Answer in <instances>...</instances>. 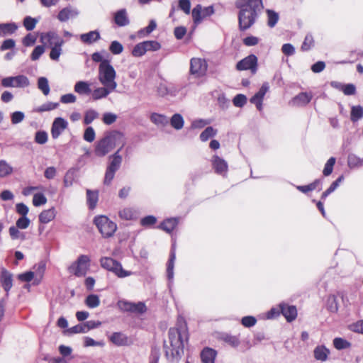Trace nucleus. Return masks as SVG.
<instances>
[{
    "label": "nucleus",
    "instance_id": "58",
    "mask_svg": "<svg viewBox=\"0 0 363 363\" xmlns=\"http://www.w3.org/2000/svg\"><path fill=\"white\" fill-rule=\"evenodd\" d=\"M65 333L68 334L86 333L85 325L84 323L76 325L67 329Z\"/></svg>",
    "mask_w": 363,
    "mask_h": 363
},
{
    "label": "nucleus",
    "instance_id": "3",
    "mask_svg": "<svg viewBox=\"0 0 363 363\" xmlns=\"http://www.w3.org/2000/svg\"><path fill=\"white\" fill-rule=\"evenodd\" d=\"M116 144H121L118 150H121L125 144L123 134L117 130L108 132L96 144L95 155L98 157H104L113 149Z\"/></svg>",
    "mask_w": 363,
    "mask_h": 363
},
{
    "label": "nucleus",
    "instance_id": "48",
    "mask_svg": "<svg viewBox=\"0 0 363 363\" xmlns=\"http://www.w3.org/2000/svg\"><path fill=\"white\" fill-rule=\"evenodd\" d=\"M147 51H157L161 48V45L156 40H146L143 42Z\"/></svg>",
    "mask_w": 363,
    "mask_h": 363
},
{
    "label": "nucleus",
    "instance_id": "61",
    "mask_svg": "<svg viewBox=\"0 0 363 363\" xmlns=\"http://www.w3.org/2000/svg\"><path fill=\"white\" fill-rule=\"evenodd\" d=\"M116 119H117V116L115 113H110V112L105 113L103 115V118H102V121H103L104 123H105L106 125L113 124V123L116 122Z\"/></svg>",
    "mask_w": 363,
    "mask_h": 363
},
{
    "label": "nucleus",
    "instance_id": "16",
    "mask_svg": "<svg viewBox=\"0 0 363 363\" xmlns=\"http://www.w3.org/2000/svg\"><path fill=\"white\" fill-rule=\"evenodd\" d=\"M0 279L1 286L6 292V296H8L9 292L13 286V275L8 270L3 268L1 271Z\"/></svg>",
    "mask_w": 363,
    "mask_h": 363
},
{
    "label": "nucleus",
    "instance_id": "53",
    "mask_svg": "<svg viewBox=\"0 0 363 363\" xmlns=\"http://www.w3.org/2000/svg\"><path fill=\"white\" fill-rule=\"evenodd\" d=\"M363 160L354 155H350L348 156L347 163L350 168L357 167L362 164Z\"/></svg>",
    "mask_w": 363,
    "mask_h": 363
},
{
    "label": "nucleus",
    "instance_id": "54",
    "mask_svg": "<svg viewBox=\"0 0 363 363\" xmlns=\"http://www.w3.org/2000/svg\"><path fill=\"white\" fill-rule=\"evenodd\" d=\"M314 40L312 35L308 34L305 37L304 41L301 45V50L308 51L313 46Z\"/></svg>",
    "mask_w": 363,
    "mask_h": 363
},
{
    "label": "nucleus",
    "instance_id": "17",
    "mask_svg": "<svg viewBox=\"0 0 363 363\" xmlns=\"http://www.w3.org/2000/svg\"><path fill=\"white\" fill-rule=\"evenodd\" d=\"M110 341L116 346H126L130 344V340L125 334L116 332L113 333L109 337Z\"/></svg>",
    "mask_w": 363,
    "mask_h": 363
},
{
    "label": "nucleus",
    "instance_id": "21",
    "mask_svg": "<svg viewBox=\"0 0 363 363\" xmlns=\"http://www.w3.org/2000/svg\"><path fill=\"white\" fill-rule=\"evenodd\" d=\"M216 354L215 350L206 347L201 352V358L203 363H214Z\"/></svg>",
    "mask_w": 363,
    "mask_h": 363
},
{
    "label": "nucleus",
    "instance_id": "22",
    "mask_svg": "<svg viewBox=\"0 0 363 363\" xmlns=\"http://www.w3.org/2000/svg\"><path fill=\"white\" fill-rule=\"evenodd\" d=\"M91 84L85 81L77 82L74 86V90L76 93L80 95H89L91 93Z\"/></svg>",
    "mask_w": 363,
    "mask_h": 363
},
{
    "label": "nucleus",
    "instance_id": "20",
    "mask_svg": "<svg viewBox=\"0 0 363 363\" xmlns=\"http://www.w3.org/2000/svg\"><path fill=\"white\" fill-rule=\"evenodd\" d=\"M330 353V350L324 345H318L313 350L314 358L320 362H325Z\"/></svg>",
    "mask_w": 363,
    "mask_h": 363
},
{
    "label": "nucleus",
    "instance_id": "25",
    "mask_svg": "<svg viewBox=\"0 0 363 363\" xmlns=\"http://www.w3.org/2000/svg\"><path fill=\"white\" fill-rule=\"evenodd\" d=\"M312 99V95L306 92H302L296 96L292 102L294 105L302 106L308 104Z\"/></svg>",
    "mask_w": 363,
    "mask_h": 363
},
{
    "label": "nucleus",
    "instance_id": "12",
    "mask_svg": "<svg viewBox=\"0 0 363 363\" xmlns=\"http://www.w3.org/2000/svg\"><path fill=\"white\" fill-rule=\"evenodd\" d=\"M207 68L208 65L205 60L194 57L190 61V74L195 77H203Z\"/></svg>",
    "mask_w": 363,
    "mask_h": 363
},
{
    "label": "nucleus",
    "instance_id": "11",
    "mask_svg": "<svg viewBox=\"0 0 363 363\" xmlns=\"http://www.w3.org/2000/svg\"><path fill=\"white\" fill-rule=\"evenodd\" d=\"M50 44L52 45L50 53V57L52 60L57 61L62 53V45L64 43V40L55 35L54 33H49L47 34Z\"/></svg>",
    "mask_w": 363,
    "mask_h": 363
},
{
    "label": "nucleus",
    "instance_id": "15",
    "mask_svg": "<svg viewBox=\"0 0 363 363\" xmlns=\"http://www.w3.org/2000/svg\"><path fill=\"white\" fill-rule=\"evenodd\" d=\"M281 313L286 318L288 322L294 320L297 317V310L294 306H289L281 303L279 306Z\"/></svg>",
    "mask_w": 363,
    "mask_h": 363
},
{
    "label": "nucleus",
    "instance_id": "40",
    "mask_svg": "<svg viewBox=\"0 0 363 363\" xmlns=\"http://www.w3.org/2000/svg\"><path fill=\"white\" fill-rule=\"evenodd\" d=\"M176 259L175 252L172 251L170 253L169 259L167 263V274L169 279H172L174 276V264Z\"/></svg>",
    "mask_w": 363,
    "mask_h": 363
},
{
    "label": "nucleus",
    "instance_id": "29",
    "mask_svg": "<svg viewBox=\"0 0 363 363\" xmlns=\"http://www.w3.org/2000/svg\"><path fill=\"white\" fill-rule=\"evenodd\" d=\"M220 339L233 347H238L240 343L239 336L232 335L228 333L222 334Z\"/></svg>",
    "mask_w": 363,
    "mask_h": 363
},
{
    "label": "nucleus",
    "instance_id": "19",
    "mask_svg": "<svg viewBox=\"0 0 363 363\" xmlns=\"http://www.w3.org/2000/svg\"><path fill=\"white\" fill-rule=\"evenodd\" d=\"M212 164L215 172L219 174H224L228 171V164L225 160L219 157L217 155L213 156Z\"/></svg>",
    "mask_w": 363,
    "mask_h": 363
},
{
    "label": "nucleus",
    "instance_id": "57",
    "mask_svg": "<svg viewBox=\"0 0 363 363\" xmlns=\"http://www.w3.org/2000/svg\"><path fill=\"white\" fill-rule=\"evenodd\" d=\"M233 103L236 107H242L247 103V97L242 94H237L233 100Z\"/></svg>",
    "mask_w": 363,
    "mask_h": 363
},
{
    "label": "nucleus",
    "instance_id": "51",
    "mask_svg": "<svg viewBox=\"0 0 363 363\" xmlns=\"http://www.w3.org/2000/svg\"><path fill=\"white\" fill-rule=\"evenodd\" d=\"M37 23L38 20L30 16H26L23 19V26L26 28V29L29 31L35 28Z\"/></svg>",
    "mask_w": 363,
    "mask_h": 363
},
{
    "label": "nucleus",
    "instance_id": "60",
    "mask_svg": "<svg viewBox=\"0 0 363 363\" xmlns=\"http://www.w3.org/2000/svg\"><path fill=\"white\" fill-rule=\"evenodd\" d=\"M45 48L43 45H38L33 50L30 58L33 61H35L44 53Z\"/></svg>",
    "mask_w": 363,
    "mask_h": 363
},
{
    "label": "nucleus",
    "instance_id": "52",
    "mask_svg": "<svg viewBox=\"0 0 363 363\" xmlns=\"http://www.w3.org/2000/svg\"><path fill=\"white\" fill-rule=\"evenodd\" d=\"M146 53V50L143 43H139L135 45L132 50V55L134 57H141Z\"/></svg>",
    "mask_w": 363,
    "mask_h": 363
},
{
    "label": "nucleus",
    "instance_id": "44",
    "mask_svg": "<svg viewBox=\"0 0 363 363\" xmlns=\"http://www.w3.org/2000/svg\"><path fill=\"white\" fill-rule=\"evenodd\" d=\"M150 120L152 123L157 125H164L168 123V118L165 116L156 113L151 115Z\"/></svg>",
    "mask_w": 363,
    "mask_h": 363
},
{
    "label": "nucleus",
    "instance_id": "7",
    "mask_svg": "<svg viewBox=\"0 0 363 363\" xmlns=\"http://www.w3.org/2000/svg\"><path fill=\"white\" fill-rule=\"evenodd\" d=\"M120 150L109 157L111 160L105 173L104 184L109 185L114 178L115 173L118 171L122 163V157L120 155Z\"/></svg>",
    "mask_w": 363,
    "mask_h": 363
},
{
    "label": "nucleus",
    "instance_id": "31",
    "mask_svg": "<svg viewBox=\"0 0 363 363\" xmlns=\"http://www.w3.org/2000/svg\"><path fill=\"white\" fill-rule=\"evenodd\" d=\"M177 223L178 221L176 218H168L160 224V228L167 233H171Z\"/></svg>",
    "mask_w": 363,
    "mask_h": 363
},
{
    "label": "nucleus",
    "instance_id": "30",
    "mask_svg": "<svg viewBox=\"0 0 363 363\" xmlns=\"http://www.w3.org/2000/svg\"><path fill=\"white\" fill-rule=\"evenodd\" d=\"M55 217V210L54 208H51L48 210H45L39 215V220L42 223H48Z\"/></svg>",
    "mask_w": 363,
    "mask_h": 363
},
{
    "label": "nucleus",
    "instance_id": "9",
    "mask_svg": "<svg viewBox=\"0 0 363 363\" xmlns=\"http://www.w3.org/2000/svg\"><path fill=\"white\" fill-rule=\"evenodd\" d=\"M1 85L4 87L26 88L30 85V81L26 76L19 74L2 79Z\"/></svg>",
    "mask_w": 363,
    "mask_h": 363
},
{
    "label": "nucleus",
    "instance_id": "4",
    "mask_svg": "<svg viewBox=\"0 0 363 363\" xmlns=\"http://www.w3.org/2000/svg\"><path fill=\"white\" fill-rule=\"evenodd\" d=\"M116 72L108 60H104L99 66L98 79L101 85L113 87L116 89Z\"/></svg>",
    "mask_w": 363,
    "mask_h": 363
},
{
    "label": "nucleus",
    "instance_id": "26",
    "mask_svg": "<svg viewBox=\"0 0 363 363\" xmlns=\"http://www.w3.org/2000/svg\"><path fill=\"white\" fill-rule=\"evenodd\" d=\"M18 26L14 23H0V36L4 37L14 33Z\"/></svg>",
    "mask_w": 363,
    "mask_h": 363
},
{
    "label": "nucleus",
    "instance_id": "55",
    "mask_svg": "<svg viewBox=\"0 0 363 363\" xmlns=\"http://www.w3.org/2000/svg\"><path fill=\"white\" fill-rule=\"evenodd\" d=\"M160 357V349L157 346H152L150 356V363H158Z\"/></svg>",
    "mask_w": 363,
    "mask_h": 363
},
{
    "label": "nucleus",
    "instance_id": "47",
    "mask_svg": "<svg viewBox=\"0 0 363 363\" xmlns=\"http://www.w3.org/2000/svg\"><path fill=\"white\" fill-rule=\"evenodd\" d=\"M327 308L332 313H336L338 311V303L336 297L334 295L330 296L327 301Z\"/></svg>",
    "mask_w": 363,
    "mask_h": 363
},
{
    "label": "nucleus",
    "instance_id": "6",
    "mask_svg": "<svg viewBox=\"0 0 363 363\" xmlns=\"http://www.w3.org/2000/svg\"><path fill=\"white\" fill-rule=\"evenodd\" d=\"M94 224L104 238H109L113 235L117 229V225L105 216H99L94 218Z\"/></svg>",
    "mask_w": 363,
    "mask_h": 363
},
{
    "label": "nucleus",
    "instance_id": "2",
    "mask_svg": "<svg viewBox=\"0 0 363 363\" xmlns=\"http://www.w3.org/2000/svg\"><path fill=\"white\" fill-rule=\"evenodd\" d=\"M235 6L240 9L238 24L242 31L250 28L255 23L263 9L262 0H237Z\"/></svg>",
    "mask_w": 363,
    "mask_h": 363
},
{
    "label": "nucleus",
    "instance_id": "8",
    "mask_svg": "<svg viewBox=\"0 0 363 363\" xmlns=\"http://www.w3.org/2000/svg\"><path fill=\"white\" fill-rule=\"evenodd\" d=\"M117 305L119 309L123 312L143 314L147 311V307L143 302L133 303L125 300H120Z\"/></svg>",
    "mask_w": 363,
    "mask_h": 363
},
{
    "label": "nucleus",
    "instance_id": "39",
    "mask_svg": "<svg viewBox=\"0 0 363 363\" xmlns=\"http://www.w3.org/2000/svg\"><path fill=\"white\" fill-rule=\"evenodd\" d=\"M202 6L200 4L196 5L192 10L191 14L195 24H199L203 19L202 16Z\"/></svg>",
    "mask_w": 363,
    "mask_h": 363
},
{
    "label": "nucleus",
    "instance_id": "32",
    "mask_svg": "<svg viewBox=\"0 0 363 363\" xmlns=\"http://www.w3.org/2000/svg\"><path fill=\"white\" fill-rule=\"evenodd\" d=\"M184 121L179 113L174 114L170 120L171 125L176 130H181L184 126Z\"/></svg>",
    "mask_w": 363,
    "mask_h": 363
},
{
    "label": "nucleus",
    "instance_id": "23",
    "mask_svg": "<svg viewBox=\"0 0 363 363\" xmlns=\"http://www.w3.org/2000/svg\"><path fill=\"white\" fill-rule=\"evenodd\" d=\"M77 15L78 12L75 9H73L71 7H66L59 12L57 18L59 21L65 22L69 20L70 18L76 17Z\"/></svg>",
    "mask_w": 363,
    "mask_h": 363
},
{
    "label": "nucleus",
    "instance_id": "42",
    "mask_svg": "<svg viewBox=\"0 0 363 363\" xmlns=\"http://www.w3.org/2000/svg\"><path fill=\"white\" fill-rule=\"evenodd\" d=\"M59 106V103L47 102L42 104L40 106L34 109L35 112L42 113L45 111H50L57 108Z\"/></svg>",
    "mask_w": 363,
    "mask_h": 363
},
{
    "label": "nucleus",
    "instance_id": "46",
    "mask_svg": "<svg viewBox=\"0 0 363 363\" xmlns=\"http://www.w3.org/2000/svg\"><path fill=\"white\" fill-rule=\"evenodd\" d=\"M333 345L337 350H343L349 348L351 344L346 340L341 337H335L333 340Z\"/></svg>",
    "mask_w": 363,
    "mask_h": 363
},
{
    "label": "nucleus",
    "instance_id": "43",
    "mask_svg": "<svg viewBox=\"0 0 363 363\" xmlns=\"http://www.w3.org/2000/svg\"><path fill=\"white\" fill-rule=\"evenodd\" d=\"M99 113L94 109H89L86 111L84 118V123L89 125L93 122L94 120L99 117Z\"/></svg>",
    "mask_w": 363,
    "mask_h": 363
},
{
    "label": "nucleus",
    "instance_id": "18",
    "mask_svg": "<svg viewBox=\"0 0 363 363\" xmlns=\"http://www.w3.org/2000/svg\"><path fill=\"white\" fill-rule=\"evenodd\" d=\"M115 90L116 89H113V87H109L108 86L98 87L91 91L92 99L94 101H98L101 99H104Z\"/></svg>",
    "mask_w": 363,
    "mask_h": 363
},
{
    "label": "nucleus",
    "instance_id": "14",
    "mask_svg": "<svg viewBox=\"0 0 363 363\" xmlns=\"http://www.w3.org/2000/svg\"><path fill=\"white\" fill-rule=\"evenodd\" d=\"M68 123L64 118H56L52 125L51 135L52 138L57 139L62 133L67 128Z\"/></svg>",
    "mask_w": 363,
    "mask_h": 363
},
{
    "label": "nucleus",
    "instance_id": "59",
    "mask_svg": "<svg viewBox=\"0 0 363 363\" xmlns=\"http://www.w3.org/2000/svg\"><path fill=\"white\" fill-rule=\"evenodd\" d=\"M30 223V220L26 216H21L19 218L16 223V226L19 229H26Z\"/></svg>",
    "mask_w": 363,
    "mask_h": 363
},
{
    "label": "nucleus",
    "instance_id": "13",
    "mask_svg": "<svg viewBox=\"0 0 363 363\" xmlns=\"http://www.w3.org/2000/svg\"><path fill=\"white\" fill-rule=\"evenodd\" d=\"M257 58L255 55H250L239 61L236 65L238 70L250 69L252 73L257 71Z\"/></svg>",
    "mask_w": 363,
    "mask_h": 363
},
{
    "label": "nucleus",
    "instance_id": "64",
    "mask_svg": "<svg viewBox=\"0 0 363 363\" xmlns=\"http://www.w3.org/2000/svg\"><path fill=\"white\" fill-rule=\"evenodd\" d=\"M350 329L353 332L363 334V320L351 324L350 325Z\"/></svg>",
    "mask_w": 363,
    "mask_h": 363
},
{
    "label": "nucleus",
    "instance_id": "36",
    "mask_svg": "<svg viewBox=\"0 0 363 363\" xmlns=\"http://www.w3.org/2000/svg\"><path fill=\"white\" fill-rule=\"evenodd\" d=\"M87 203L91 209L95 208L98 201V192L93 191L89 189L86 190Z\"/></svg>",
    "mask_w": 363,
    "mask_h": 363
},
{
    "label": "nucleus",
    "instance_id": "63",
    "mask_svg": "<svg viewBox=\"0 0 363 363\" xmlns=\"http://www.w3.org/2000/svg\"><path fill=\"white\" fill-rule=\"evenodd\" d=\"M95 131L92 127H88L86 128L84 133V139L89 142L91 143L95 139Z\"/></svg>",
    "mask_w": 363,
    "mask_h": 363
},
{
    "label": "nucleus",
    "instance_id": "28",
    "mask_svg": "<svg viewBox=\"0 0 363 363\" xmlns=\"http://www.w3.org/2000/svg\"><path fill=\"white\" fill-rule=\"evenodd\" d=\"M78 169L72 167L70 168L65 174L63 179L64 186L69 187L73 184V182L77 177Z\"/></svg>",
    "mask_w": 363,
    "mask_h": 363
},
{
    "label": "nucleus",
    "instance_id": "62",
    "mask_svg": "<svg viewBox=\"0 0 363 363\" xmlns=\"http://www.w3.org/2000/svg\"><path fill=\"white\" fill-rule=\"evenodd\" d=\"M35 141L40 145L46 143L48 141V134L45 131H38L35 133Z\"/></svg>",
    "mask_w": 363,
    "mask_h": 363
},
{
    "label": "nucleus",
    "instance_id": "41",
    "mask_svg": "<svg viewBox=\"0 0 363 363\" xmlns=\"http://www.w3.org/2000/svg\"><path fill=\"white\" fill-rule=\"evenodd\" d=\"M119 216L122 219L129 220L136 217V212L131 208H125L119 211Z\"/></svg>",
    "mask_w": 363,
    "mask_h": 363
},
{
    "label": "nucleus",
    "instance_id": "1",
    "mask_svg": "<svg viewBox=\"0 0 363 363\" xmlns=\"http://www.w3.org/2000/svg\"><path fill=\"white\" fill-rule=\"evenodd\" d=\"M186 327L171 328L169 330V344L164 341V350L167 359L170 362H178L184 354V339L188 340Z\"/></svg>",
    "mask_w": 363,
    "mask_h": 363
},
{
    "label": "nucleus",
    "instance_id": "45",
    "mask_svg": "<svg viewBox=\"0 0 363 363\" xmlns=\"http://www.w3.org/2000/svg\"><path fill=\"white\" fill-rule=\"evenodd\" d=\"M13 168L5 160L0 161V177H5L11 174Z\"/></svg>",
    "mask_w": 363,
    "mask_h": 363
},
{
    "label": "nucleus",
    "instance_id": "35",
    "mask_svg": "<svg viewBox=\"0 0 363 363\" xmlns=\"http://www.w3.org/2000/svg\"><path fill=\"white\" fill-rule=\"evenodd\" d=\"M38 88L43 92L44 95L47 96L49 94L50 89L48 80L46 77H41L38 78Z\"/></svg>",
    "mask_w": 363,
    "mask_h": 363
},
{
    "label": "nucleus",
    "instance_id": "10",
    "mask_svg": "<svg viewBox=\"0 0 363 363\" xmlns=\"http://www.w3.org/2000/svg\"><path fill=\"white\" fill-rule=\"evenodd\" d=\"M90 259L88 256L80 255L77 260L69 267V272L77 277L84 276L88 269V263Z\"/></svg>",
    "mask_w": 363,
    "mask_h": 363
},
{
    "label": "nucleus",
    "instance_id": "38",
    "mask_svg": "<svg viewBox=\"0 0 363 363\" xmlns=\"http://www.w3.org/2000/svg\"><path fill=\"white\" fill-rule=\"evenodd\" d=\"M85 304L90 308H94L100 305L99 297L96 294H90L85 299Z\"/></svg>",
    "mask_w": 363,
    "mask_h": 363
},
{
    "label": "nucleus",
    "instance_id": "27",
    "mask_svg": "<svg viewBox=\"0 0 363 363\" xmlns=\"http://www.w3.org/2000/svg\"><path fill=\"white\" fill-rule=\"evenodd\" d=\"M81 40L86 44H91L100 39V34L97 30L90 31L80 35Z\"/></svg>",
    "mask_w": 363,
    "mask_h": 363
},
{
    "label": "nucleus",
    "instance_id": "34",
    "mask_svg": "<svg viewBox=\"0 0 363 363\" xmlns=\"http://www.w3.org/2000/svg\"><path fill=\"white\" fill-rule=\"evenodd\" d=\"M266 12L267 14V25L270 28H274L279 21V13L270 9H267Z\"/></svg>",
    "mask_w": 363,
    "mask_h": 363
},
{
    "label": "nucleus",
    "instance_id": "50",
    "mask_svg": "<svg viewBox=\"0 0 363 363\" xmlns=\"http://www.w3.org/2000/svg\"><path fill=\"white\" fill-rule=\"evenodd\" d=\"M109 50L113 55H119L123 52V46L118 41L114 40V41L111 42L110 47H109Z\"/></svg>",
    "mask_w": 363,
    "mask_h": 363
},
{
    "label": "nucleus",
    "instance_id": "49",
    "mask_svg": "<svg viewBox=\"0 0 363 363\" xmlns=\"http://www.w3.org/2000/svg\"><path fill=\"white\" fill-rule=\"evenodd\" d=\"M335 158L332 157H330L326 162V164H325V167L323 169V174L324 176H329L332 172H333V166L335 163Z\"/></svg>",
    "mask_w": 363,
    "mask_h": 363
},
{
    "label": "nucleus",
    "instance_id": "33",
    "mask_svg": "<svg viewBox=\"0 0 363 363\" xmlns=\"http://www.w3.org/2000/svg\"><path fill=\"white\" fill-rule=\"evenodd\" d=\"M363 117V107L361 106H354L352 107L350 118L353 122H356Z\"/></svg>",
    "mask_w": 363,
    "mask_h": 363
},
{
    "label": "nucleus",
    "instance_id": "5",
    "mask_svg": "<svg viewBox=\"0 0 363 363\" xmlns=\"http://www.w3.org/2000/svg\"><path fill=\"white\" fill-rule=\"evenodd\" d=\"M100 264L103 268L113 272L119 278H124L133 274L130 271L123 269L121 264L111 257H102Z\"/></svg>",
    "mask_w": 363,
    "mask_h": 363
},
{
    "label": "nucleus",
    "instance_id": "56",
    "mask_svg": "<svg viewBox=\"0 0 363 363\" xmlns=\"http://www.w3.org/2000/svg\"><path fill=\"white\" fill-rule=\"evenodd\" d=\"M47 203L46 197L41 193L34 194L33 198V204L35 206H40Z\"/></svg>",
    "mask_w": 363,
    "mask_h": 363
},
{
    "label": "nucleus",
    "instance_id": "24",
    "mask_svg": "<svg viewBox=\"0 0 363 363\" xmlns=\"http://www.w3.org/2000/svg\"><path fill=\"white\" fill-rule=\"evenodd\" d=\"M114 21L118 26H125L129 24L130 21L127 16L125 9L118 11L114 15Z\"/></svg>",
    "mask_w": 363,
    "mask_h": 363
},
{
    "label": "nucleus",
    "instance_id": "37",
    "mask_svg": "<svg viewBox=\"0 0 363 363\" xmlns=\"http://www.w3.org/2000/svg\"><path fill=\"white\" fill-rule=\"evenodd\" d=\"M217 132L216 129H214L211 126H208L200 134V140L203 142H206L209 138L216 135Z\"/></svg>",
    "mask_w": 363,
    "mask_h": 363
}]
</instances>
